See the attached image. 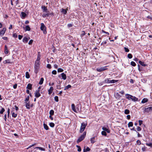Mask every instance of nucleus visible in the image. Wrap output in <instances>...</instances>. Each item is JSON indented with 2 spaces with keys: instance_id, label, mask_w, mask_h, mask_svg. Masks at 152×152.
Listing matches in <instances>:
<instances>
[{
  "instance_id": "f704fd0d",
  "label": "nucleus",
  "mask_w": 152,
  "mask_h": 152,
  "mask_svg": "<svg viewBox=\"0 0 152 152\" xmlns=\"http://www.w3.org/2000/svg\"><path fill=\"white\" fill-rule=\"evenodd\" d=\"M26 77L27 78H29L30 77V75L28 72L26 73Z\"/></svg>"
},
{
  "instance_id": "2eb2a0df",
  "label": "nucleus",
  "mask_w": 152,
  "mask_h": 152,
  "mask_svg": "<svg viewBox=\"0 0 152 152\" xmlns=\"http://www.w3.org/2000/svg\"><path fill=\"white\" fill-rule=\"evenodd\" d=\"M72 108V110L75 112L77 113L76 111V110L75 108V105L74 104H73L71 105Z\"/></svg>"
},
{
  "instance_id": "5fc2aeb1",
  "label": "nucleus",
  "mask_w": 152,
  "mask_h": 152,
  "mask_svg": "<svg viewBox=\"0 0 152 152\" xmlns=\"http://www.w3.org/2000/svg\"><path fill=\"white\" fill-rule=\"evenodd\" d=\"M124 49L126 52H128L129 51V50L128 48L126 47H124Z\"/></svg>"
},
{
  "instance_id": "9b49d317",
  "label": "nucleus",
  "mask_w": 152,
  "mask_h": 152,
  "mask_svg": "<svg viewBox=\"0 0 152 152\" xmlns=\"http://www.w3.org/2000/svg\"><path fill=\"white\" fill-rule=\"evenodd\" d=\"M53 90V88L52 87H50V89L48 90V94L50 95L52 93Z\"/></svg>"
},
{
  "instance_id": "3c124183",
  "label": "nucleus",
  "mask_w": 152,
  "mask_h": 152,
  "mask_svg": "<svg viewBox=\"0 0 152 152\" xmlns=\"http://www.w3.org/2000/svg\"><path fill=\"white\" fill-rule=\"evenodd\" d=\"M52 73L53 75H56L57 74V72L55 70H53L52 71Z\"/></svg>"
},
{
  "instance_id": "603ef678",
  "label": "nucleus",
  "mask_w": 152,
  "mask_h": 152,
  "mask_svg": "<svg viewBox=\"0 0 152 152\" xmlns=\"http://www.w3.org/2000/svg\"><path fill=\"white\" fill-rule=\"evenodd\" d=\"M47 68H48L49 69H50L51 68V66L50 64H48L47 65Z\"/></svg>"
},
{
  "instance_id": "774afa93",
  "label": "nucleus",
  "mask_w": 152,
  "mask_h": 152,
  "mask_svg": "<svg viewBox=\"0 0 152 152\" xmlns=\"http://www.w3.org/2000/svg\"><path fill=\"white\" fill-rule=\"evenodd\" d=\"M67 26L68 27L70 28L72 26V25L71 24H68Z\"/></svg>"
},
{
  "instance_id": "052dcab7",
  "label": "nucleus",
  "mask_w": 152,
  "mask_h": 152,
  "mask_svg": "<svg viewBox=\"0 0 152 152\" xmlns=\"http://www.w3.org/2000/svg\"><path fill=\"white\" fill-rule=\"evenodd\" d=\"M33 42V40H32V39H31L30 40L29 42H28V44L29 45H31L32 44V42Z\"/></svg>"
},
{
  "instance_id": "f8f14e48",
  "label": "nucleus",
  "mask_w": 152,
  "mask_h": 152,
  "mask_svg": "<svg viewBox=\"0 0 152 152\" xmlns=\"http://www.w3.org/2000/svg\"><path fill=\"white\" fill-rule=\"evenodd\" d=\"M3 63L4 64H12V62L11 61L10 59H7L5 61H3Z\"/></svg>"
},
{
  "instance_id": "5701e85b",
  "label": "nucleus",
  "mask_w": 152,
  "mask_h": 152,
  "mask_svg": "<svg viewBox=\"0 0 152 152\" xmlns=\"http://www.w3.org/2000/svg\"><path fill=\"white\" fill-rule=\"evenodd\" d=\"M148 101V100L147 98H144L142 99L141 101V103H145L146 102H147Z\"/></svg>"
},
{
  "instance_id": "0e129e2a",
  "label": "nucleus",
  "mask_w": 152,
  "mask_h": 152,
  "mask_svg": "<svg viewBox=\"0 0 152 152\" xmlns=\"http://www.w3.org/2000/svg\"><path fill=\"white\" fill-rule=\"evenodd\" d=\"M139 125L140 126H141V125L142 124V120H139Z\"/></svg>"
},
{
  "instance_id": "e2e57ef3",
  "label": "nucleus",
  "mask_w": 152,
  "mask_h": 152,
  "mask_svg": "<svg viewBox=\"0 0 152 152\" xmlns=\"http://www.w3.org/2000/svg\"><path fill=\"white\" fill-rule=\"evenodd\" d=\"M56 88L57 89H61V86L60 85H57Z\"/></svg>"
},
{
  "instance_id": "79ce46f5",
  "label": "nucleus",
  "mask_w": 152,
  "mask_h": 152,
  "mask_svg": "<svg viewBox=\"0 0 152 152\" xmlns=\"http://www.w3.org/2000/svg\"><path fill=\"white\" fill-rule=\"evenodd\" d=\"M131 95L129 94H126L125 95L127 99H128V100L129 99V98H130L129 96H130Z\"/></svg>"
},
{
  "instance_id": "7ed1b4c3",
  "label": "nucleus",
  "mask_w": 152,
  "mask_h": 152,
  "mask_svg": "<svg viewBox=\"0 0 152 152\" xmlns=\"http://www.w3.org/2000/svg\"><path fill=\"white\" fill-rule=\"evenodd\" d=\"M86 132H84L83 134L77 140V142L78 143L82 141L86 137Z\"/></svg>"
},
{
  "instance_id": "a211bd4d",
  "label": "nucleus",
  "mask_w": 152,
  "mask_h": 152,
  "mask_svg": "<svg viewBox=\"0 0 152 152\" xmlns=\"http://www.w3.org/2000/svg\"><path fill=\"white\" fill-rule=\"evenodd\" d=\"M26 107L27 109H29L30 108V103L29 102H26Z\"/></svg>"
},
{
  "instance_id": "393cba45",
  "label": "nucleus",
  "mask_w": 152,
  "mask_h": 152,
  "mask_svg": "<svg viewBox=\"0 0 152 152\" xmlns=\"http://www.w3.org/2000/svg\"><path fill=\"white\" fill-rule=\"evenodd\" d=\"M50 15V14L48 13H44L43 14L42 16L43 18H45L46 17H48Z\"/></svg>"
},
{
  "instance_id": "6e6d98bb",
  "label": "nucleus",
  "mask_w": 152,
  "mask_h": 152,
  "mask_svg": "<svg viewBox=\"0 0 152 152\" xmlns=\"http://www.w3.org/2000/svg\"><path fill=\"white\" fill-rule=\"evenodd\" d=\"M137 131H140L141 130V129L140 127L137 126Z\"/></svg>"
},
{
  "instance_id": "4d7b16f0",
  "label": "nucleus",
  "mask_w": 152,
  "mask_h": 152,
  "mask_svg": "<svg viewBox=\"0 0 152 152\" xmlns=\"http://www.w3.org/2000/svg\"><path fill=\"white\" fill-rule=\"evenodd\" d=\"M18 39L19 40H20L22 38L23 36L22 35H18Z\"/></svg>"
},
{
  "instance_id": "f03ea898",
  "label": "nucleus",
  "mask_w": 152,
  "mask_h": 152,
  "mask_svg": "<svg viewBox=\"0 0 152 152\" xmlns=\"http://www.w3.org/2000/svg\"><path fill=\"white\" fill-rule=\"evenodd\" d=\"M87 125V123L85 122H83L81 124L80 130V133H82L84 131Z\"/></svg>"
},
{
  "instance_id": "de8ad7c7",
  "label": "nucleus",
  "mask_w": 152,
  "mask_h": 152,
  "mask_svg": "<svg viewBox=\"0 0 152 152\" xmlns=\"http://www.w3.org/2000/svg\"><path fill=\"white\" fill-rule=\"evenodd\" d=\"M40 55L38 54L37 56V59L36 61H40Z\"/></svg>"
},
{
  "instance_id": "c9c22d12",
  "label": "nucleus",
  "mask_w": 152,
  "mask_h": 152,
  "mask_svg": "<svg viewBox=\"0 0 152 152\" xmlns=\"http://www.w3.org/2000/svg\"><path fill=\"white\" fill-rule=\"evenodd\" d=\"M129 110L128 109H126L124 111V113L126 114H129Z\"/></svg>"
},
{
  "instance_id": "37998d69",
  "label": "nucleus",
  "mask_w": 152,
  "mask_h": 152,
  "mask_svg": "<svg viewBox=\"0 0 152 152\" xmlns=\"http://www.w3.org/2000/svg\"><path fill=\"white\" fill-rule=\"evenodd\" d=\"M102 134L103 135L106 136L107 135L106 132L104 130L102 132Z\"/></svg>"
},
{
  "instance_id": "49530a36",
  "label": "nucleus",
  "mask_w": 152,
  "mask_h": 152,
  "mask_svg": "<svg viewBox=\"0 0 152 152\" xmlns=\"http://www.w3.org/2000/svg\"><path fill=\"white\" fill-rule=\"evenodd\" d=\"M128 56V57L129 58H132V54H130V53H129L128 54V56Z\"/></svg>"
},
{
  "instance_id": "dca6fc26",
  "label": "nucleus",
  "mask_w": 152,
  "mask_h": 152,
  "mask_svg": "<svg viewBox=\"0 0 152 152\" xmlns=\"http://www.w3.org/2000/svg\"><path fill=\"white\" fill-rule=\"evenodd\" d=\"M12 116V117L14 118H16L17 116V113H15L14 112H13V110H12L11 111Z\"/></svg>"
},
{
  "instance_id": "b1692460",
  "label": "nucleus",
  "mask_w": 152,
  "mask_h": 152,
  "mask_svg": "<svg viewBox=\"0 0 152 152\" xmlns=\"http://www.w3.org/2000/svg\"><path fill=\"white\" fill-rule=\"evenodd\" d=\"M102 129L105 132L106 131L108 133H110V130L105 127H103Z\"/></svg>"
},
{
  "instance_id": "f3484780",
  "label": "nucleus",
  "mask_w": 152,
  "mask_h": 152,
  "mask_svg": "<svg viewBox=\"0 0 152 152\" xmlns=\"http://www.w3.org/2000/svg\"><path fill=\"white\" fill-rule=\"evenodd\" d=\"M4 52L5 54H7L9 53V51L7 50V48L6 45L5 46Z\"/></svg>"
},
{
  "instance_id": "c03bdc74",
  "label": "nucleus",
  "mask_w": 152,
  "mask_h": 152,
  "mask_svg": "<svg viewBox=\"0 0 152 152\" xmlns=\"http://www.w3.org/2000/svg\"><path fill=\"white\" fill-rule=\"evenodd\" d=\"M4 111V109L3 108H2L1 110L0 111V113L1 114H2Z\"/></svg>"
},
{
  "instance_id": "680f3d73",
  "label": "nucleus",
  "mask_w": 152,
  "mask_h": 152,
  "mask_svg": "<svg viewBox=\"0 0 152 152\" xmlns=\"http://www.w3.org/2000/svg\"><path fill=\"white\" fill-rule=\"evenodd\" d=\"M137 144L138 145H140V144H141V141H140V140H137Z\"/></svg>"
},
{
  "instance_id": "338daca9",
  "label": "nucleus",
  "mask_w": 152,
  "mask_h": 152,
  "mask_svg": "<svg viewBox=\"0 0 152 152\" xmlns=\"http://www.w3.org/2000/svg\"><path fill=\"white\" fill-rule=\"evenodd\" d=\"M17 86V84H15L13 86V87L14 88L16 89V88Z\"/></svg>"
},
{
  "instance_id": "8fccbe9b",
  "label": "nucleus",
  "mask_w": 152,
  "mask_h": 152,
  "mask_svg": "<svg viewBox=\"0 0 152 152\" xmlns=\"http://www.w3.org/2000/svg\"><path fill=\"white\" fill-rule=\"evenodd\" d=\"M29 96H28L26 98V99L25 100V102H27L29 100Z\"/></svg>"
},
{
  "instance_id": "4be33fe9",
  "label": "nucleus",
  "mask_w": 152,
  "mask_h": 152,
  "mask_svg": "<svg viewBox=\"0 0 152 152\" xmlns=\"http://www.w3.org/2000/svg\"><path fill=\"white\" fill-rule=\"evenodd\" d=\"M139 63L142 66H145L147 65V64H145L144 62H142L140 61H139Z\"/></svg>"
},
{
  "instance_id": "e433bc0d",
  "label": "nucleus",
  "mask_w": 152,
  "mask_h": 152,
  "mask_svg": "<svg viewBox=\"0 0 152 152\" xmlns=\"http://www.w3.org/2000/svg\"><path fill=\"white\" fill-rule=\"evenodd\" d=\"M54 113V111L53 110H50L49 112V114L50 115H53Z\"/></svg>"
},
{
  "instance_id": "0eeeda50",
  "label": "nucleus",
  "mask_w": 152,
  "mask_h": 152,
  "mask_svg": "<svg viewBox=\"0 0 152 152\" xmlns=\"http://www.w3.org/2000/svg\"><path fill=\"white\" fill-rule=\"evenodd\" d=\"M117 81V80H109L108 79H106L104 80V82L106 83H114Z\"/></svg>"
},
{
  "instance_id": "473e14b6",
  "label": "nucleus",
  "mask_w": 152,
  "mask_h": 152,
  "mask_svg": "<svg viewBox=\"0 0 152 152\" xmlns=\"http://www.w3.org/2000/svg\"><path fill=\"white\" fill-rule=\"evenodd\" d=\"M71 87V86L70 85H68L67 86H66L64 88V90H66L68 89L69 88H70Z\"/></svg>"
},
{
  "instance_id": "39448f33",
  "label": "nucleus",
  "mask_w": 152,
  "mask_h": 152,
  "mask_svg": "<svg viewBox=\"0 0 152 152\" xmlns=\"http://www.w3.org/2000/svg\"><path fill=\"white\" fill-rule=\"evenodd\" d=\"M107 66H102L100 67V68H97L96 69V70L98 72H101L102 71L107 69Z\"/></svg>"
},
{
  "instance_id": "72a5a7b5",
  "label": "nucleus",
  "mask_w": 152,
  "mask_h": 152,
  "mask_svg": "<svg viewBox=\"0 0 152 152\" xmlns=\"http://www.w3.org/2000/svg\"><path fill=\"white\" fill-rule=\"evenodd\" d=\"M128 127H132L133 126V123L132 122H130L128 123Z\"/></svg>"
},
{
  "instance_id": "09e8293b",
  "label": "nucleus",
  "mask_w": 152,
  "mask_h": 152,
  "mask_svg": "<svg viewBox=\"0 0 152 152\" xmlns=\"http://www.w3.org/2000/svg\"><path fill=\"white\" fill-rule=\"evenodd\" d=\"M1 31H2V32H3L4 34L6 32V28H4L2 29V30Z\"/></svg>"
},
{
  "instance_id": "4c0bfd02",
  "label": "nucleus",
  "mask_w": 152,
  "mask_h": 152,
  "mask_svg": "<svg viewBox=\"0 0 152 152\" xmlns=\"http://www.w3.org/2000/svg\"><path fill=\"white\" fill-rule=\"evenodd\" d=\"M76 147L77 148V151L79 152H80L81 151V149L80 146L77 145Z\"/></svg>"
},
{
  "instance_id": "bf43d9fd",
  "label": "nucleus",
  "mask_w": 152,
  "mask_h": 152,
  "mask_svg": "<svg viewBox=\"0 0 152 152\" xmlns=\"http://www.w3.org/2000/svg\"><path fill=\"white\" fill-rule=\"evenodd\" d=\"M115 95L117 97L119 98H120L121 97L120 95L118 93H116Z\"/></svg>"
},
{
  "instance_id": "cd10ccee",
  "label": "nucleus",
  "mask_w": 152,
  "mask_h": 152,
  "mask_svg": "<svg viewBox=\"0 0 152 152\" xmlns=\"http://www.w3.org/2000/svg\"><path fill=\"white\" fill-rule=\"evenodd\" d=\"M44 79L43 77H41V78H40V80L39 83V85H42L43 84V81H44Z\"/></svg>"
},
{
  "instance_id": "aec40b11",
  "label": "nucleus",
  "mask_w": 152,
  "mask_h": 152,
  "mask_svg": "<svg viewBox=\"0 0 152 152\" xmlns=\"http://www.w3.org/2000/svg\"><path fill=\"white\" fill-rule=\"evenodd\" d=\"M133 97L132 98V100L134 102L137 101H138V98L135 97L134 96H133Z\"/></svg>"
},
{
  "instance_id": "4468645a",
  "label": "nucleus",
  "mask_w": 152,
  "mask_h": 152,
  "mask_svg": "<svg viewBox=\"0 0 152 152\" xmlns=\"http://www.w3.org/2000/svg\"><path fill=\"white\" fill-rule=\"evenodd\" d=\"M61 77H62V79H63L64 80H65L66 79V75L64 73H62L61 74Z\"/></svg>"
},
{
  "instance_id": "7c9ffc66",
  "label": "nucleus",
  "mask_w": 152,
  "mask_h": 152,
  "mask_svg": "<svg viewBox=\"0 0 152 152\" xmlns=\"http://www.w3.org/2000/svg\"><path fill=\"white\" fill-rule=\"evenodd\" d=\"M43 125L44 126V128L46 130H48L49 129V128L48 126H47V125L46 124H45V123H44Z\"/></svg>"
},
{
  "instance_id": "864d4df0",
  "label": "nucleus",
  "mask_w": 152,
  "mask_h": 152,
  "mask_svg": "<svg viewBox=\"0 0 152 152\" xmlns=\"http://www.w3.org/2000/svg\"><path fill=\"white\" fill-rule=\"evenodd\" d=\"M13 37L15 38H16L17 37V35L16 33H14L13 34Z\"/></svg>"
},
{
  "instance_id": "423d86ee",
  "label": "nucleus",
  "mask_w": 152,
  "mask_h": 152,
  "mask_svg": "<svg viewBox=\"0 0 152 152\" xmlns=\"http://www.w3.org/2000/svg\"><path fill=\"white\" fill-rule=\"evenodd\" d=\"M152 112V107H149L147 108H145L144 110V112H146L149 113Z\"/></svg>"
},
{
  "instance_id": "a19ab883",
  "label": "nucleus",
  "mask_w": 152,
  "mask_h": 152,
  "mask_svg": "<svg viewBox=\"0 0 152 152\" xmlns=\"http://www.w3.org/2000/svg\"><path fill=\"white\" fill-rule=\"evenodd\" d=\"M131 65L133 66H136V64L134 62L132 61L131 62Z\"/></svg>"
},
{
  "instance_id": "f257e3e1",
  "label": "nucleus",
  "mask_w": 152,
  "mask_h": 152,
  "mask_svg": "<svg viewBox=\"0 0 152 152\" xmlns=\"http://www.w3.org/2000/svg\"><path fill=\"white\" fill-rule=\"evenodd\" d=\"M39 62L40 61H35V65L34 66V72L36 74L38 72V70L39 68Z\"/></svg>"
},
{
  "instance_id": "1a4fd4ad",
  "label": "nucleus",
  "mask_w": 152,
  "mask_h": 152,
  "mask_svg": "<svg viewBox=\"0 0 152 152\" xmlns=\"http://www.w3.org/2000/svg\"><path fill=\"white\" fill-rule=\"evenodd\" d=\"M41 8L43 12H45L46 13L48 12V9L46 7H45L44 6H42L41 7Z\"/></svg>"
},
{
  "instance_id": "ea45409f",
  "label": "nucleus",
  "mask_w": 152,
  "mask_h": 152,
  "mask_svg": "<svg viewBox=\"0 0 152 152\" xmlns=\"http://www.w3.org/2000/svg\"><path fill=\"white\" fill-rule=\"evenodd\" d=\"M64 71V69L61 68H59L58 69V72H62Z\"/></svg>"
},
{
  "instance_id": "20e7f679",
  "label": "nucleus",
  "mask_w": 152,
  "mask_h": 152,
  "mask_svg": "<svg viewBox=\"0 0 152 152\" xmlns=\"http://www.w3.org/2000/svg\"><path fill=\"white\" fill-rule=\"evenodd\" d=\"M40 29L42 31H43L44 34H47V32L46 30V27L43 23H41Z\"/></svg>"
},
{
  "instance_id": "2f4dec72",
  "label": "nucleus",
  "mask_w": 152,
  "mask_h": 152,
  "mask_svg": "<svg viewBox=\"0 0 152 152\" xmlns=\"http://www.w3.org/2000/svg\"><path fill=\"white\" fill-rule=\"evenodd\" d=\"M30 28L28 25L26 26L25 27V31H29L30 30Z\"/></svg>"
},
{
  "instance_id": "a878e982",
  "label": "nucleus",
  "mask_w": 152,
  "mask_h": 152,
  "mask_svg": "<svg viewBox=\"0 0 152 152\" xmlns=\"http://www.w3.org/2000/svg\"><path fill=\"white\" fill-rule=\"evenodd\" d=\"M91 150V149L88 147H87L86 149L85 148L83 150V152H87V151H89Z\"/></svg>"
},
{
  "instance_id": "c756f323",
  "label": "nucleus",
  "mask_w": 152,
  "mask_h": 152,
  "mask_svg": "<svg viewBox=\"0 0 152 152\" xmlns=\"http://www.w3.org/2000/svg\"><path fill=\"white\" fill-rule=\"evenodd\" d=\"M91 143L93 144L95 142V137H94L92 138L91 139Z\"/></svg>"
},
{
  "instance_id": "6e6552de",
  "label": "nucleus",
  "mask_w": 152,
  "mask_h": 152,
  "mask_svg": "<svg viewBox=\"0 0 152 152\" xmlns=\"http://www.w3.org/2000/svg\"><path fill=\"white\" fill-rule=\"evenodd\" d=\"M39 91V89H38L37 90H36L35 92V96L36 98H38L41 96V94L40 93Z\"/></svg>"
},
{
  "instance_id": "13d9d810",
  "label": "nucleus",
  "mask_w": 152,
  "mask_h": 152,
  "mask_svg": "<svg viewBox=\"0 0 152 152\" xmlns=\"http://www.w3.org/2000/svg\"><path fill=\"white\" fill-rule=\"evenodd\" d=\"M146 145H147L149 146L152 147V143H146Z\"/></svg>"
},
{
  "instance_id": "a18cd8bd",
  "label": "nucleus",
  "mask_w": 152,
  "mask_h": 152,
  "mask_svg": "<svg viewBox=\"0 0 152 152\" xmlns=\"http://www.w3.org/2000/svg\"><path fill=\"white\" fill-rule=\"evenodd\" d=\"M55 100L56 102H58V96H56L54 97Z\"/></svg>"
},
{
  "instance_id": "ddd939ff",
  "label": "nucleus",
  "mask_w": 152,
  "mask_h": 152,
  "mask_svg": "<svg viewBox=\"0 0 152 152\" xmlns=\"http://www.w3.org/2000/svg\"><path fill=\"white\" fill-rule=\"evenodd\" d=\"M21 14V17L22 18H24L26 15V14L24 12H22Z\"/></svg>"
},
{
  "instance_id": "412c9836",
  "label": "nucleus",
  "mask_w": 152,
  "mask_h": 152,
  "mask_svg": "<svg viewBox=\"0 0 152 152\" xmlns=\"http://www.w3.org/2000/svg\"><path fill=\"white\" fill-rule=\"evenodd\" d=\"M28 39L26 37H24L23 39V42H25V43H27L28 41Z\"/></svg>"
},
{
  "instance_id": "6ab92c4d",
  "label": "nucleus",
  "mask_w": 152,
  "mask_h": 152,
  "mask_svg": "<svg viewBox=\"0 0 152 152\" xmlns=\"http://www.w3.org/2000/svg\"><path fill=\"white\" fill-rule=\"evenodd\" d=\"M32 85L30 83H28L26 87V88L28 89L31 90L32 89Z\"/></svg>"
},
{
  "instance_id": "58836bf2",
  "label": "nucleus",
  "mask_w": 152,
  "mask_h": 152,
  "mask_svg": "<svg viewBox=\"0 0 152 152\" xmlns=\"http://www.w3.org/2000/svg\"><path fill=\"white\" fill-rule=\"evenodd\" d=\"M49 125L51 127H53L55 126V124L51 122L50 123Z\"/></svg>"
},
{
  "instance_id": "bb28decb",
  "label": "nucleus",
  "mask_w": 152,
  "mask_h": 152,
  "mask_svg": "<svg viewBox=\"0 0 152 152\" xmlns=\"http://www.w3.org/2000/svg\"><path fill=\"white\" fill-rule=\"evenodd\" d=\"M34 149H38L39 150L41 151H45V149L44 148H42V147H36L34 148Z\"/></svg>"
},
{
  "instance_id": "9d476101",
  "label": "nucleus",
  "mask_w": 152,
  "mask_h": 152,
  "mask_svg": "<svg viewBox=\"0 0 152 152\" xmlns=\"http://www.w3.org/2000/svg\"><path fill=\"white\" fill-rule=\"evenodd\" d=\"M110 38L109 37H107L106 39L105 40L102 42L101 44V45L104 46V44H106L107 43V41H108V40H110Z\"/></svg>"
},
{
  "instance_id": "69168bd1",
  "label": "nucleus",
  "mask_w": 152,
  "mask_h": 152,
  "mask_svg": "<svg viewBox=\"0 0 152 152\" xmlns=\"http://www.w3.org/2000/svg\"><path fill=\"white\" fill-rule=\"evenodd\" d=\"M4 33L3 32H2V31H0V35L2 37L3 35H4Z\"/></svg>"
},
{
  "instance_id": "c85d7f7f",
  "label": "nucleus",
  "mask_w": 152,
  "mask_h": 152,
  "mask_svg": "<svg viewBox=\"0 0 152 152\" xmlns=\"http://www.w3.org/2000/svg\"><path fill=\"white\" fill-rule=\"evenodd\" d=\"M61 12L64 14H66L67 12V10L63 8L61 9Z\"/></svg>"
}]
</instances>
